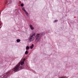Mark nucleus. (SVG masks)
Masks as SVG:
<instances>
[{
	"label": "nucleus",
	"instance_id": "4",
	"mask_svg": "<svg viewBox=\"0 0 78 78\" xmlns=\"http://www.w3.org/2000/svg\"><path fill=\"white\" fill-rule=\"evenodd\" d=\"M22 9V10H23V11H24L25 12V13L26 15L27 16H29V15L28 14V12H27V11L25 10V8H23Z\"/></svg>",
	"mask_w": 78,
	"mask_h": 78
},
{
	"label": "nucleus",
	"instance_id": "3",
	"mask_svg": "<svg viewBox=\"0 0 78 78\" xmlns=\"http://www.w3.org/2000/svg\"><path fill=\"white\" fill-rule=\"evenodd\" d=\"M41 35L39 34H37L36 36V42H38L39 41L40 39H41Z\"/></svg>",
	"mask_w": 78,
	"mask_h": 78
},
{
	"label": "nucleus",
	"instance_id": "2",
	"mask_svg": "<svg viewBox=\"0 0 78 78\" xmlns=\"http://www.w3.org/2000/svg\"><path fill=\"white\" fill-rule=\"evenodd\" d=\"M36 35L35 34H34L32 35H31L29 37L30 42H32V41H33Z\"/></svg>",
	"mask_w": 78,
	"mask_h": 78
},
{
	"label": "nucleus",
	"instance_id": "14",
	"mask_svg": "<svg viewBox=\"0 0 78 78\" xmlns=\"http://www.w3.org/2000/svg\"><path fill=\"white\" fill-rule=\"evenodd\" d=\"M1 25H2V24H1L0 25V26Z\"/></svg>",
	"mask_w": 78,
	"mask_h": 78
},
{
	"label": "nucleus",
	"instance_id": "12",
	"mask_svg": "<svg viewBox=\"0 0 78 78\" xmlns=\"http://www.w3.org/2000/svg\"><path fill=\"white\" fill-rule=\"evenodd\" d=\"M59 78H66V77H61Z\"/></svg>",
	"mask_w": 78,
	"mask_h": 78
},
{
	"label": "nucleus",
	"instance_id": "9",
	"mask_svg": "<svg viewBox=\"0 0 78 78\" xmlns=\"http://www.w3.org/2000/svg\"><path fill=\"white\" fill-rule=\"evenodd\" d=\"M20 39H17L16 40V42H20Z\"/></svg>",
	"mask_w": 78,
	"mask_h": 78
},
{
	"label": "nucleus",
	"instance_id": "7",
	"mask_svg": "<svg viewBox=\"0 0 78 78\" xmlns=\"http://www.w3.org/2000/svg\"><path fill=\"white\" fill-rule=\"evenodd\" d=\"M34 47V45L33 44H32L31 46L30 47L31 49H32Z\"/></svg>",
	"mask_w": 78,
	"mask_h": 78
},
{
	"label": "nucleus",
	"instance_id": "8",
	"mask_svg": "<svg viewBox=\"0 0 78 78\" xmlns=\"http://www.w3.org/2000/svg\"><path fill=\"white\" fill-rule=\"evenodd\" d=\"M29 48H30V47H29V46L26 47V50H28L29 49Z\"/></svg>",
	"mask_w": 78,
	"mask_h": 78
},
{
	"label": "nucleus",
	"instance_id": "13",
	"mask_svg": "<svg viewBox=\"0 0 78 78\" xmlns=\"http://www.w3.org/2000/svg\"><path fill=\"white\" fill-rule=\"evenodd\" d=\"M58 20H55L54 21V22H58Z\"/></svg>",
	"mask_w": 78,
	"mask_h": 78
},
{
	"label": "nucleus",
	"instance_id": "1",
	"mask_svg": "<svg viewBox=\"0 0 78 78\" xmlns=\"http://www.w3.org/2000/svg\"><path fill=\"white\" fill-rule=\"evenodd\" d=\"M24 64V61L23 62H20L18 65L15 67L14 69L10 70L9 71H8L6 73L4 74V75L3 76V78H7L8 76H9L11 73H14L13 72H17L22 69L23 68L21 66H22L23 64Z\"/></svg>",
	"mask_w": 78,
	"mask_h": 78
},
{
	"label": "nucleus",
	"instance_id": "6",
	"mask_svg": "<svg viewBox=\"0 0 78 78\" xmlns=\"http://www.w3.org/2000/svg\"><path fill=\"white\" fill-rule=\"evenodd\" d=\"M30 27L31 30H34V28L33 27L32 25H30Z\"/></svg>",
	"mask_w": 78,
	"mask_h": 78
},
{
	"label": "nucleus",
	"instance_id": "10",
	"mask_svg": "<svg viewBox=\"0 0 78 78\" xmlns=\"http://www.w3.org/2000/svg\"><path fill=\"white\" fill-rule=\"evenodd\" d=\"M28 53V52L27 51H26L25 52V55H27Z\"/></svg>",
	"mask_w": 78,
	"mask_h": 78
},
{
	"label": "nucleus",
	"instance_id": "11",
	"mask_svg": "<svg viewBox=\"0 0 78 78\" xmlns=\"http://www.w3.org/2000/svg\"><path fill=\"white\" fill-rule=\"evenodd\" d=\"M21 6H22V7L23 6V4H21Z\"/></svg>",
	"mask_w": 78,
	"mask_h": 78
},
{
	"label": "nucleus",
	"instance_id": "5",
	"mask_svg": "<svg viewBox=\"0 0 78 78\" xmlns=\"http://www.w3.org/2000/svg\"><path fill=\"white\" fill-rule=\"evenodd\" d=\"M5 1L7 3V5H9V3H12L11 1H10L9 0H5Z\"/></svg>",
	"mask_w": 78,
	"mask_h": 78
}]
</instances>
